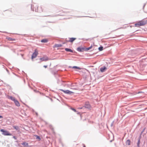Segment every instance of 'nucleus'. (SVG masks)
<instances>
[{"label": "nucleus", "instance_id": "obj_3", "mask_svg": "<svg viewBox=\"0 0 147 147\" xmlns=\"http://www.w3.org/2000/svg\"><path fill=\"white\" fill-rule=\"evenodd\" d=\"M38 54V51L37 49H35L34 50V52L32 54L31 58L32 59L36 58Z\"/></svg>", "mask_w": 147, "mask_h": 147}, {"label": "nucleus", "instance_id": "obj_20", "mask_svg": "<svg viewBox=\"0 0 147 147\" xmlns=\"http://www.w3.org/2000/svg\"><path fill=\"white\" fill-rule=\"evenodd\" d=\"M13 127L16 130H18L19 129V127L17 126H14Z\"/></svg>", "mask_w": 147, "mask_h": 147}, {"label": "nucleus", "instance_id": "obj_28", "mask_svg": "<svg viewBox=\"0 0 147 147\" xmlns=\"http://www.w3.org/2000/svg\"><path fill=\"white\" fill-rule=\"evenodd\" d=\"M3 117L1 116H0V118H2Z\"/></svg>", "mask_w": 147, "mask_h": 147}, {"label": "nucleus", "instance_id": "obj_15", "mask_svg": "<svg viewBox=\"0 0 147 147\" xmlns=\"http://www.w3.org/2000/svg\"><path fill=\"white\" fill-rule=\"evenodd\" d=\"M8 98L11 100H12L14 101L16 100V99H15V98L14 97H12V96H9Z\"/></svg>", "mask_w": 147, "mask_h": 147}, {"label": "nucleus", "instance_id": "obj_4", "mask_svg": "<svg viewBox=\"0 0 147 147\" xmlns=\"http://www.w3.org/2000/svg\"><path fill=\"white\" fill-rule=\"evenodd\" d=\"M60 91L63 92L64 93L67 94H70L74 93V92L70 91L68 90H64L63 89H60Z\"/></svg>", "mask_w": 147, "mask_h": 147}, {"label": "nucleus", "instance_id": "obj_21", "mask_svg": "<svg viewBox=\"0 0 147 147\" xmlns=\"http://www.w3.org/2000/svg\"><path fill=\"white\" fill-rule=\"evenodd\" d=\"M99 50L100 51H102L103 50V47H100L98 48Z\"/></svg>", "mask_w": 147, "mask_h": 147}, {"label": "nucleus", "instance_id": "obj_13", "mask_svg": "<svg viewBox=\"0 0 147 147\" xmlns=\"http://www.w3.org/2000/svg\"><path fill=\"white\" fill-rule=\"evenodd\" d=\"M76 39V38H70L68 42H72Z\"/></svg>", "mask_w": 147, "mask_h": 147}, {"label": "nucleus", "instance_id": "obj_22", "mask_svg": "<svg viewBox=\"0 0 147 147\" xmlns=\"http://www.w3.org/2000/svg\"><path fill=\"white\" fill-rule=\"evenodd\" d=\"M140 143V141L139 140L138 141V144H137L138 147H140V146H139Z\"/></svg>", "mask_w": 147, "mask_h": 147}, {"label": "nucleus", "instance_id": "obj_14", "mask_svg": "<svg viewBox=\"0 0 147 147\" xmlns=\"http://www.w3.org/2000/svg\"><path fill=\"white\" fill-rule=\"evenodd\" d=\"M65 50L67 52H69L71 53L73 52V51L72 50L68 48H65Z\"/></svg>", "mask_w": 147, "mask_h": 147}, {"label": "nucleus", "instance_id": "obj_19", "mask_svg": "<svg viewBox=\"0 0 147 147\" xmlns=\"http://www.w3.org/2000/svg\"><path fill=\"white\" fill-rule=\"evenodd\" d=\"M92 48V46H91L90 47L86 48L85 47V51H88L90 49Z\"/></svg>", "mask_w": 147, "mask_h": 147}, {"label": "nucleus", "instance_id": "obj_27", "mask_svg": "<svg viewBox=\"0 0 147 147\" xmlns=\"http://www.w3.org/2000/svg\"><path fill=\"white\" fill-rule=\"evenodd\" d=\"M44 67H45V68H46L47 67V65H44Z\"/></svg>", "mask_w": 147, "mask_h": 147}, {"label": "nucleus", "instance_id": "obj_23", "mask_svg": "<svg viewBox=\"0 0 147 147\" xmlns=\"http://www.w3.org/2000/svg\"><path fill=\"white\" fill-rule=\"evenodd\" d=\"M71 109L73 111H74L75 112H76V110L75 109H74L72 108H71Z\"/></svg>", "mask_w": 147, "mask_h": 147}, {"label": "nucleus", "instance_id": "obj_16", "mask_svg": "<svg viewBox=\"0 0 147 147\" xmlns=\"http://www.w3.org/2000/svg\"><path fill=\"white\" fill-rule=\"evenodd\" d=\"M48 41V40L46 39H44L41 40V42H44V43L47 42Z\"/></svg>", "mask_w": 147, "mask_h": 147}, {"label": "nucleus", "instance_id": "obj_18", "mask_svg": "<svg viewBox=\"0 0 147 147\" xmlns=\"http://www.w3.org/2000/svg\"><path fill=\"white\" fill-rule=\"evenodd\" d=\"M126 143L127 144L129 145L130 144V141L129 140H127Z\"/></svg>", "mask_w": 147, "mask_h": 147}, {"label": "nucleus", "instance_id": "obj_10", "mask_svg": "<svg viewBox=\"0 0 147 147\" xmlns=\"http://www.w3.org/2000/svg\"><path fill=\"white\" fill-rule=\"evenodd\" d=\"M14 102L15 103V104L16 105L18 106L19 107L20 106V105L18 101H17L16 99L14 101Z\"/></svg>", "mask_w": 147, "mask_h": 147}, {"label": "nucleus", "instance_id": "obj_1", "mask_svg": "<svg viewBox=\"0 0 147 147\" xmlns=\"http://www.w3.org/2000/svg\"><path fill=\"white\" fill-rule=\"evenodd\" d=\"M147 24V20H143L138 22L135 24V27H138L141 26H143Z\"/></svg>", "mask_w": 147, "mask_h": 147}, {"label": "nucleus", "instance_id": "obj_29", "mask_svg": "<svg viewBox=\"0 0 147 147\" xmlns=\"http://www.w3.org/2000/svg\"><path fill=\"white\" fill-rule=\"evenodd\" d=\"M73 89H74L75 90H77V89L76 88H73Z\"/></svg>", "mask_w": 147, "mask_h": 147}, {"label": "nucleus", "instance_id": "obj_6", "mask_svg": "<svg viewBox=\"0 0 147 147\" xmlns=\"http://www.w3.org/2000/svg\"><path fill=\"white\" fill-rule=\"evenodd\" d=\"M84 107L88 109H90L91 108V107L89 102H85Z\"/></svg>", "mask_w": 147, "mask_h": 147}, {"label": "nucleus", "instance_id": "obj_12", "mask_svg": "<svg viewBox=\"0 0 147 147\" xmlns=\"http://www.w3.org/2000/svg\"><path fill=\"white\" fill-rule=\"evenodd\" d=\"M22 144L23 146V147H26L28 146V143L26 142H23Z\"/></svg>", "mask_w": 147, "mask_h": 147}, {"label": "nucleus", "instance_id": "obj_2", "mask_svg": "<svg viewBox=\"0 0 147 147\" xmlns=\"http://www.w3.org/2000/svg\"><path fill=\"white\" fill-rule=\"evenodd\" d=\"M1 132L3 133V134L5 136H11V134L9 131L1 129L0 130Z\"/></svg>", "mask_w": 147, "mask_h": 147}, {"label": "nucleus", "instance_id": "obj_24", "mask_svg": "<svg viewBox=\"0 0 147 147\" xmlns=\"http://www.w3.org/2000/svg\"><path fill=\"white\" fill-rule=\"evenodd\" d=\"M57 47H61V45H57Z\"/></svg>", "mask_w": 147, "mask_h": 147}, {"label": "nucleus", "instance_id": "obj_9", "mask_svg": "<svg viewBox=\"0 0 147 147\" xmlns=\"http://www.w3.org/2000/svg\"><path fill=\"white\" fill-rule=\"evenodd\" d=\"M40 59L42 61H46L48 60V58L47 57H43L42 58H40Z\"/></svg>", "mask_w": 147, "mask_h": 147}, {"label": "nucleus", "instance_id": "obj_7", "mask_svg": "<svg viewBox=\"0 0 147 147\" xmlns=\"http://www.w3.org/2000/svg\"><path fill=\"white\" fill-rule=\"evenodd\" d=\"M35 11L37 12H41L42 11L41 7L36 6L35 7Z\"/></svg>", "mask_w": 147, "mask_h": 147}, {"label": "nucleus", "instance_id": "obj_5", "mask_svg": "<svg viewBox=\"0 0 147 147\" xmlns=\"http://www.w3.org/2000/svg\"><path fill=\"white\" fill-rule=\"evenodd\" d=\"M6 39L9 42H10L11 43H13L16 40V39L14 38H12L9 37H7Z\"/></svg>", "mask_w": 147, "mask_h": 147}, {"label": "nucleus", "instance_id": "obj_17", "mask_svg": "<svg viewBox=\"0 0 147 147\" xmlns=\"http://www.w3.org/2000/svg\"><path fill=\"white\" fill-rule=\"evenodd\" d=\"M71 67V68H74V69H81V68L80 67H77V66H73L72 67Z\"/></svg>", "mask_w": 147, "mask_h": 147}, {"label": "nucleus", "instance_id": "obj_8", "mask_svg": "<svg viewBox=\"0 0 147 147\" xmlns=\"http://www.w3.org/2000/svg\"><path fill=\"white\" fill-rule=\"evenodd\" d=\"M77 50L80 52H83L84 51H85V47H79L77 48Z\"/></svg>", "mask_w": 147, "mask_h": 147}, {"label": "nucleus", "instance_id": "obj_25", "mask_svg": "<svg viewBox=\"0 0 147 147\" xmlns=\"http://www.w3.org/2000/svg\"><path fill=\"white\" fill-rule=\"evenodd\" d=\"M37 138L39 139L40 140V137L39 136H37Z\"/></svg>", "mask_w": 147, "mask_h": 147}, {"label": "nucleus", "instance_id": "obj_26", "mask_svg": "<svg viewBox=\"0 0 147 147\" xmlns=\"http://www.w3.org/2000/svg\"><path fill=\"white\" fill-rule=\"evenodd\" d=\"M13 138L15 140H16L17 139V138H16V137L15 136H13Z\"/></svg>", "mask_w": 147, "mask_h": 147}, {"label": "nucleus", "instance_id": "obj_11", "mask_svg": "<svg viewBox=\"0 0 147 147\" xmlns=\"http://www.w3.org/2000/svg\"><path fill=\"white\" fill-rule=\"evenodd\" d=\"M106 67H105L104 66V67L100 68V71L102 72H103L105 71V70H106Z\"/></svg>", "mask_w": 147, "mask_h": 147}]
</instances>
